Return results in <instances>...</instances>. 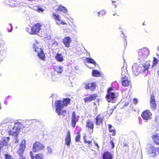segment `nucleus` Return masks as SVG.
<instances>
[{
    "instance_id": "nucleus-1",
    "label": "nucleus",
    "mask_w": 159,
    "mask_h": 159,
    "mask_svg": "<svg viewBox=\"0 0 159 159\" xmlns=\"http://www.w3.org/2000/svg\"><path fill=\"white\" fill-rule=\"evenodd\" d=\"M70 99L69 98L64 99L62 101L57 100L55 102L56 112L59 116L65 115L66 111L64 110L65 107H66L70 102Z\"/></svg>"
},
{
    "instance_id": "nucleus-2",
    "label": "nucleus",
    "mask_w": 159,
    "mask_h": 159,
    "mask_svg": "<svg viewBox=\"0 0 159 159\" xmlns=\"http://www.w3.org/2000/svg\"><path fill=\"white\" fill-rule=\"evenodd\" d=\"M18 131L16 128L12 125L6 126L4 124L0 125V134L2 135L7 133L8 135L16 137L18 134Z\"/></svg>"
},
{
    "instance_id": "nucleus-3",
    "label": "nucleus",
    "mask_w": 159,
    "mask_h": 159,
    "mask_svg": "<svg viewBox=\"0 0 159 159\" xmlns=\"http://www.w3.org/2000/svg\"><path fill=\"white\" fill-rule=\"evenodd\" d=\"M40 43L37 40L33 43V50L38 54L39 58L42 60H44L45 58V54L42 49L39 47Z\"/></svg>"
},
{
    "instance_id": "nucleus-4",
    "label": "nucleus",
    "mask_w": 159,
    "mask_h": 159,
    "mask_svg": "<svg viewBox=\"0 0 159 159\" xmlns=\"http://www.w3.org/2000/svg\"><path fill=\"white\" fill-rule=\"evenodd\" d=\"M149 54V50L146 48L140 49L138 52V59L140 62H143L147 57Z\"/></svg>"
},
{
    "instance_id": "nucleus-5",
    "label": "nucleus",
    "mask_w": 159,
    "mask_h": 159,
    "mask_svg": "<svg viewBox=\"0 0 159 159\" xmlns=\"http://www.w3.org/2000/svg\"><path fill=\"white\" fill-rule=\"evenodd\" d=\"M42 25L39 23L34 24L31 27V29H27V31L31 34H36L41 30Z\"/></svg>"
},
{
    "instance_id": "nucleus-6",
    "label": "nucleus",
    "mask_w": 159,
    "mask_h": 159,
    "mask_svg": "<svg viewBox=\"0 0 159 159\" xmlns=\"http://www.w3.org/2000/svg\"><path fill=\"white\" fill-rule=\"evenodd\" d=\"M158 151L159 153V148H155L151 144H148L147 145V152L150 157H156L157 155V152Z\"/></svg>"
},
{
    "instance_id": "nucleus-7",
    "label": "nucleus",
    "mask_w": 159,
    "mask_h": 159,
    "mask_svg": "<svg viewBox=\"0 0 159 159\" xmlns=\"http://www.w3.org/2000/svg\"><path fill=\"white\" fill-rule=\"evenodd\" d=\"M44 145L39 142H36L33 145L32 150L34 152L41 151L44 148Z\"/></svg>"
},
{
    "instance_id": "nucleus-8",
    "label": "nucleus",
    "mask_w": 159,
    "mask_h": 159,
    "mask_svg": "<svg viewBox=\"0 0 159 159\" xmlns=\"http://www.w3.org/2000/svg\"><path fill=\"white\" fill-rule=\"evenodd\" d=\"M152 114L148 110L144 111L142 114L141 116L145 122L150 120L152 118Z\"/></svg>"
},
{
    "instance_id": "nucleus-9",
    "label": "nucleus",
    "mask_w": 159,
    "mask_h": 159,
    "mask_svg": "<svg viewBox=\"0 0 159 159\" xmlns=\"http://www.w3.org/2000/svg\"><path fill=\"white\" fill-rule=\"evenodd\" d=\"M53 16L55 20V22L57 25H67V23L63 21L61 18L60 16L56 14L53 13Z\"/></svg>"
},
{
    "instance_id": "nucleus-10",
    "label": "nucleus",
    "mask_w": 159,
    "mask_h": 159,
    "mask_svg": "<svg viewBox=\"0 0 159 159\" xmlns=\"http://www.w3.org/2000/svg\"><path fill=\"white\" fill-rule=\"evenodd\" d=\"M132 70L134 75H137L139 73L141 72H143V70H141V67L139 65H138L136 63H134L132 67Z\"/></svg>"
},
{
    "instance_id": "nucleus-11",
    "label": "nucleus",
    "mask_w": 159,
    "mask_h": 159,
    "mask_svg": "<svg viewBox=\"0 0 159 159\" xmlns=\"http://www.w3.org/2000/svg\"><path fill=\"white\" fill-rule=\"evenodd\" d=\"M112 89L111 88H109L107 91V94L106 96V99L108 102L111 101L115 97V94L113 92H111Z\"/></svg>"
},
{
    "instance_id": "nucleus-12",
    "label": "nucleus",
    "mask_w": 159,
    "mask_h": 159,
    "mask_svg": "<svg viewBox=\"0 0 159 159\" xmlns=\"http://www.w3.org/2000/svg\"><path fill=\"white\" fill-rule=\"evenodd\" d=\"M30 155L32 159H44L43 155L41 153L36 154L34 155L33 152H30Z\"/></svg>"
},
{
    "instance_id": "nucleus-13",
    "label": "nucleus",
    "mask_w": 159,
    "mask_h": 159,
    "mask_svg": "<svg viewBox=\"0 0 159 159\" xmlns=\"http://www.w3.org/2000/svg\"><path fill=\"white\" fill-rule=\"evenodd\" d=\"M79 117L76 116L74 112H73L72 115L71 125L73 127H75L76 122L78 121Z\"/></svg>"
},
{
    "instance_id": "nucleus-14",
    "label": "nucleus",
    "mask_w": 159,
    "mask_h": 159,
    "mask_svg": "<svg viewBox=\"0 0 159 159\" xmlns=\"http://www.w3.org/2000/svg\"><path fill=\"white\" fill-rule=\"evenodd\" d=\"M71 39L69 36L65 37L62 40V42L63 44L67 48L70 47V44L71 43Z\"/></svg>"
},
{
    "instance_id": "nucleus-15",
    "label": "nucleus",
    "mask_w": 159,
    "mask_h": 159,
    "mask_svg": "<svg viewBox=\"0 0 159 159\" xmlns=\"http://www.w3.org/2000/svg\"><path fill=\"white\" fill-rule=\"evenodd\" d=\"M96 87V84L94 83H86L85 84V89H89L91 91L94 90L95 89Z\"/></svg>"
},
{
    "instance_id": "nucleus-16",
    "label": "nucleus",
    "mask_w": 159,
    "mask_h": 159,
    "mask_svg": "<svg viewBox=\"0 0 159 159\" xmlns=\"http://www.w3.org/2000/svg\"><path fill=\"white\" fill-rule=\"evenodd\" d=\"M10 140L9 137L4 138L2 141H0V150H1L4 145L7 146Z\"/></svg>"
},
{
    "instance_id": "nucleus-17",
    "label": "nucleus",
    "mask_w": 159,
    "mask_h": 159,
    "mask_svg": "<svg viewBox=\"0 0 159 159\" xmlns=\"http://www.w3.org/2000/svg\"><path fill=\"white\" fill-rule=\"evenodd\" d=\"M71 143V136L70 131L67 132V134L65 138V143L68 146H69Z\"/></svg>"
},
{
    "instance_id": "nucleus-18",
    "label": "nucleus",
    "mask_w": 159,
    "mask_h": 159,
    "mask_svg": "<svg viewBox=\"0 0 159 159\" xmlns=\"http://www.w3.org/2000/svg\"><path fill=\"white\" fill-rule=\"evenodd\" d=\"M97 96L95 94H93L90 95L89 97H86L84 98L85 102H90L92 100H94L97 98Z\"/></svg>"
},
{
    "instance_id": "nucleus-19",
    "label": "nucleus",
    "mask_w": 159,
    "mask_h": 159,
    "mask_svg": "<svg viewBox=\"0 0 159 159\" xmlns=\"http://www.w3.org/2000/svg\"><path fill=\"white\" fill-rule=\"evenodd\" d=\"M103 118V116L102 114H99L96 118V124L99 125L101 124L102 122Z\"/></svg>"
},
{
    "instance_id": "nucleus-20",
    "label": "nucleus",
    "mask_w": 159,
    "mask_h": 159,
    "mask_svg": "<svg viewBox=\"0 0 159 159\" xmlns=\"http://www.w3.org/2000/svg\"><path fill=\"white\" fill-rule=\"evenodd\" d=\"M128 75L126 66H124L121 68V78L127 77Z\"/></svg>"
},
{
    "instance_id": "nucleus-21",
    "label": "nucleus",
    "mask_w": 159,
    "mask_h": 159,
    "mask_svg": "<svg viewBox=\"0 0 159 159\" xmlns=\"http://www.w3.org/2000/svg\"><path fill=\"white\" fill-rule=\"evenodd\" d=\"M113 155L108 152H104L103 155V159H112Z\"/></svg>"
},
{
    "instance_id": "nucleus-22",
    "label": "nucleus",
    "mask_w": 159,
    "mask_h": 159,
    "mask_svg": "<svg viewBox=\"0 0 159 159\" xmlns=\"http://www.w3.org/2000/svg\"><path fill=\"white\" fill-rule=\"evenodd\" d=\"M56 60L58 61L62 62L64 60L63 56L61 54L57 53L55 57Z\"/></svg>"
},
{
    "instance_id": "nucleus-23",
    "label": "nucleus",
    "mask_w": 159,
    "mask_h": 159,
    "mask_svg": "<svg viewBox=\"0 0 159 159\" xmlns=\"http://www.w3.org/2000/svg\"><path fill=\"white\" fill-rule=\"evenodd\" d=\"M121 83L122 85L124 86H127L129 85V82L127 77L121 78Z\"/></svg>"
},
{
    "instance_id": "nucleus-24",
    "label": "nucleus",
    "mask_w": 159,
    "mask_h": 159,
    "mask_svg": "<svg viewBox=\"0 0 159 159\" xmlns=\"http://www.w3.org/2000/svg\"><path fill=\"white\" fill-rule=\"evenodd\" d=\"M54 70L57 73L61 74L63 70V67L61 66H57L54 68Z\"/></svg>"
},
{
    "instance_id": "nucleus-25",
    "label": "nucleus",
    "mask_w": 159,
    "mask_h": 159,
    "mask_svg": "<svg viewBox=\"0 0 159 159\" xmlns=\"http://www.w3.org/2000/svg\"><path fill=\"white\" fill-rule=\"evenodd\" d=\"M152 138L154 142L157 144H159V134H156L153 135Z\"/></svg>"
},
{
    "instance_id": "nucleus-26",
    "label": "nucleus",
    "mask_w": 159,
    "mask_h": 159,
    "mask_svg": "<svg viewBox=\"0 0 159 159\" xmlns=\"http://www.w3.org/2000/svg\"><path fill=\"white\" fill-rule=\"evenodd\" d=\"M150 105L151 107L154 109L155 108L156 104L155 100V98L153 96H151L150 100Z\"/></svg>"
},
{
    "instance_id": "nucleus-27",
    "label": "nucleus",
    "mask_w": 159,
    "mask_h": 159,
    "mask_svg": "<svg viewBox=\"0 0 159 159\" xmlns=\"http://www.w3.org/2000/svg\"><path fill=\"white\" fill-rule=\"evenodd\" d=\"M57 11H61L63 13L67 14L68 11L67 9L65 7L61 5H60L57 8Z\"/></svg>"
},
{
    "instance_id": "nucleus-28",
    "label": "nucleus",
    "mask_w": 159,
    "mask_h": 159,
    "mask_svg": "<svg viewBox=\"0 0 159 159\" xmlns=\"http://www.w3.org/2000/svg\"><path fill=\"white\" fill-rule=\"evenodd\" d=\"M86 127L90 129H93V122L90 120H88L86 122Z\"/></svg>"
},
{
    "instance_id": "nucleus-29",
    "label": "nucleus",
    "mask_w": 159,
    "mask_h": 159,
    "mask_svg": "<svg viewBox=\"0 0 159 159\" xmlns=\"http://www.w3.org/2000/svg\"><path fill=\"white\" fill-rule=\"evenodd\" d=\"M109 129L110 132L111 133V135L115 136L116 135V131L114 128H112V126L110 124L108 125Z\"/></svg>"
},
{
    "instance_id": "nucleus-30",
    "label": "nucleus",
    "mask_w": 159,
    "mask_h": 159,
    "mask_svg": "<svg viewBox=\"0 0 159 159\" xmlns=\"http://www.w3.org/2000/svg\"><path fill=\"white\" fill-rule=\"evenodd\" d=\"M100 73L97 70H93L92 73V76L93 77H99L100 76Z\"/></svg>"
},
{
    "instance_id": "nucleus-31",
    "label": "nucleus",
    "mask_w": 159,
    "mask_h": 159,
    "mask_svg": "<svg viewBox=\"0 0 159 159\" xmlns=\"http://www.w3.org/2000/svg\"><path fill=\"white\" fill-rule=\"evenodd\" d=\"M86 61L87 62L93 64L94 65H96V62L91 57L87 58L86 59Z\"/></svg>"
},
{
    "instance_id": "nucleus-32",
    "label": "nucleus",
    "mask_w": 159,
    "mask_h": 159,
    "mask_svg": "<svg viewBox=\"0 0 159 159\" xmlns=\"http://www.w3.org/2000/svg\"><path fill=\"white\" fill-rule=\"evenodd\" d=\"M25 149V148L20 147L18 150L17 151V153L19 155L20 157L21 156H23L22 154L24 152Z\"/></svg>"
},
{
    "instance_id": "nucleus-33",
    "label": "nucleus",
    "mask_w": 159,
    "mask_h": 159,
    "mask_svg": "<svg viewBox=\"0 0 159 159\" xmlns=\"http://www.w3.org/2000/svg\"><path fill=\"white\" fill-rule=\"evenodd\" d=\"M150 66V64L148 62H147L144 65H143L145 70H147Z\"/></svg>"
},
{
    "instance_id": "nucleus-34",
    "label": "nucleus",
    "mask_w": 159,
    "mask_h": 159,
    "mask_svg": "<svg viewBox=\"0 0 159 159\" xmlns=\"http://www.w3.org/2000/svg\"><path fill=\"white\" fill-rule=\"evenodd\" d=\"M26 141L25 139H23L22 140L21 143L20 145V147H21L24 148H25V144Z\"/></svg>"
},
{
    "instance_id": "nucleus-35",
    "label": "nucleus",
    "mask_w": 159,
    "mask_h": 159,
    "mask_svg": "<svg viewBox=\"0 0 159 159\" xmlns=\"http://www.w3.org/2000/svg\"><path fill=\"white\" fill-rule=\"evenodd\" d=\"M98 16H99L100 15L102 16L104 15L106 13V11L105 10H102L99 12H97Z\"/></svg>"
},
{
    "instance_id": "nucleus-36",
    "label": "nucleus",
    "mask_w": 159,
    "mask_h": 159,
    "mask_svg": "<svg viewBox=\"0 0 159 159\" xmlns=\"http://www.w3.org/2000/svg\"><path fill=\"white\" fill-rule=\"evenodd\" d=\"M158 61L156 58H154L153 61L152 65V67L153 68V66H155L157 63Z\"/></svg>"
},
{
    "instance_id": "nucleus-37",
    "label": "nucleus",
    "mask_w": 159,
    "mask_h": 159,
    "mask_svg": "<svg viewBox=\"0 0 159 159\" xmlns=\"http://www.w3.org/2000/svg\"><path fill=\"white\" fill-rule=\"evenodd\" d=\"M48 153L51 154L52 153V149L49 147H47Z\"/></svg>"
},
{
    "instance_id": "nucleus-38",
    "label": "nucleus",
    "mask_w": 159,
    "mask_h": 159,
    "mask_svg": "<svg viewBox=\"0 0 159 159\" xmlns=\"http://www.w3.org/2000/svg\"><path fill=\"white\" fill-rule=\"evenodd\" d=\"M36 11H37L38 12L40 13L41 12H43L44 10L41 8H40L39 7H37V9Z\"/></svg>"
},
{
    "instance_id": "nucleus-39",
    "label": "nucleus",
    "mask_w": 159,
    "mask_h": 159,
    "mask_svg": "<svg viewBox=\"0 0 159 159\" xmlns=\"http://www.w3.org/2000/svg\"><path fill=\"white\" fill-rule=\"evenodd\" d=\"M80 135L79 133L78 134V135L75 138V141L77 142H79L80 141Z\"/></svg>"
},
{
    "instance_id": "nucleus-40",
    "label": "nucleus",
    "mask_w": 159,
    "mask_h": 159,
    "mask_svg": "<svg viewBox=\"0 0 159 159\" xmlns=\"http://www.w3.org/2000/svg\"><path fill=\"white\" fill-rule=\"evenodd\" d=\"M52 45L57 46L58 45L57 42L55 40H52Z\"/></svg>"
},
{
    "instance_id": "nucleus-41",
    "label": "nucleus",
    "mask_w": 159,
    "mask_h": 159,
    "mask_svg": "<svg viewBox=\"0 0 159 159\" xmlns=\"http://www.w3.org/2000/svg\"><path fill=\"white\" fill-rule=\"evenodd\" d=\"M6 159H13L12 157L7 154L5 155Z\"/></svg>"
},
{
    "instance_id": "nucleus-42",
    "label": "nucleus",
    "mask_w": 159,
    "mask_h": 159,
    "mask_svg": "<svg viewBox=\"0 0 159 159\" xmlns=\"http://www.w3.org/2000/svg\"><path fill=\"white\" fill-rule=\"evenodd\" d=\"M94 112L96 114H97L98 112V109L96 107H95L94 109L93 110Z\"/></svg>"
},
{
    "instance_id": "nucleus-43",
    "label": "nucleus",
    "mask_w": 159,
    "mask_h": 159,
    "mask_svg": "<svg viewBox=\"0 0 159 159\" xmlns=\"http://www.w3.org/2000/svg\"><path fill=\"white\" fill-rule=\"evenodd\" d=\"M94 143L95 144V145L97 147V149H99V145H98V144L96 142H95V141H94Z\"/></svg>"
},
{
    "instance_id": "nucleus-44",
    "label": "nucleus",
    "mask_w": 159,
    "mask_h": 159,
    "mask_svg": "<svg viewBox=\"0 0 159 159\" xmlns=\"http://www.w3.org/2000/svg\"><path fill=\"white\" fill-rule=\"evenodd\" d=\"M133 102L135 104H136L138 102V100L137 99L134 98L133 99Z\"/></svg>"
},
{
    "instance_id": "nucleus-45",
    "label": "nucleus",
    "mask_w": 159,
    "mask_h": 159,
    "mask_svg": "<svg viewBox=\"0 0 159 159\" xmlns=\"http://www.w3.org/2000/svg\"><path fill=\"white\" fill-rule=\"evenodd\" d=\"M110 143H111V145H112V148H113L114 147V144L113 141L112 140L111 141H110Z\"/></svg>"
},
{
    "instance_id": "nucleus-46",
    "label": "nucleus",
    "mask_w": 159,
    "mask_h": 159,
    "mask_svg": "<svg viewBox=\"0 0 159 159\" xmlns=\"http://www.w3.org/2000/svg\"><path fill=\"white\" fill-rule=\"evenodd\" d=\"M41 32V33H42V31ZM41 34H42V36L44 37V38H46V34H45L44 33L43 34L41 33Z\"/></svg>"
},
{
    "instance_id": "nucleus-47",
    "label": "nucleus",
    "mask_w": 159,
    "mask_h": 159,
    "mask_svg": "<svg viewBox=\"0 0 159 159\" xmlns=\"http://www.w3.org/2000/svg\"><path fill=\"white\" fill-rule=\"evenodd\" d=\"M20 159H26L25 157L23 156H20Z\"/></svg>"
},
{
    "instance_id": "nucleus-48",
    "label": "nucleus",
    "mask_w": 159,
    "mask_h": 159,
    "mask_svg": "<svg viewBox=\"0 0 159 159\" xmlns=\"http://www.w3.org/2000/svg\"><path fill=\"white\" fill-rule=\"evenodd\" d=\"M119 29L120 30V31L122 32V34H123V32H122L123 29L121 27H120Z\"/></svg>"
},
{
    "instance_id": "nucleus-49",
    "label": "nucleus",
    "mask_w": 159,
    "mask_h": 159,
    "mask_svg": "<svg viewBox=\"0 0 159 159\" xmlns=\"http://www.w3.org/2000/svg\"><path fill=\"white\" fill-rule=\"evenodd\" d=\"M18 141L19 140L18 139H15V143H18Z\"/></svg>"
},
{
    "instance_id": "nucleus-50",
    "label": "nucleus",
    "mask_w": 159,
    "mask_h": 159,
    "mask_svg": "<svg viewBox=\"0 0 159 159\" xmlns=\"http://www.w3.org/2000/svg\"><path fill=\"white\" fill-rule=\"evenodd\" d=\"M91 143H92V142L91 141H89V140H88L87 143H88V144H90Z\"/></svg>"
},
{
    "instance_id": "nucleus-51",
    "label": "nucleus",
    "mask_w": 159,
    "mask_h": 159,
    "mask_svg": "<svg viewBox=\"0 0 159 159\" xmlns=\"http://www.w3.org/2000/svg\"><path fill=\"white\" fill-rule=\"evenodd\" d=\"M88 141V140H86V139H85L84 140V142L85 143H87Z\"/></svg>"
},
{
    "instance_id": "nucleus-52",
    "label": "nucleus",
    "mask_w": 159,
    "mask_h": 159,
    "mask_svg": "<svg viewBox=\"0 0 159 159\" xmlns=\"http://www.w3.org/2000/svg\"><path fill=\"white\" fill-rule=\"evenodd\" d=\"M125 106H127V105H128L129 104V103H127V102L125 103Z\"/></svg>"
},
{
    "instance_id": "nucleus-53",
    "label": "nucleus",
    "mask_w": 159,
    "mask_h": 159,
    "mask_svg": "<svg viewBox=\"0 0 159 159\" xmlns=\"http://www.w3.org/2000/svg\"><path fill=\"white\" fill-rule=\"evenodd\" d=\"M12 30V27L11 26V30H9V31L11 32Z\"/></svg>"
},
{
    "instance_id": "nucleus-54",
    "label": "nucleus",
    "mask_w": 159,
    "mask_h": 159,
    "mask_svg": "<svg viewBox=\"0 0 159 159\" xmlns=\"http://www.w3.org/2000/svg\"><path fill=\"white\" fill-rule=\"evenodd\" d=\"M111 0L112 1V3H113L114 2H115V1H114V0Z\"/></svg>"
},
{
    "instance_id": "nucleus-55",
    "label": "nucleus",
    "mask_w": 159,
    "mask_h": 159,
    "mask_svg": "<svg viewBox=\"0 0 159 159\" xmlns=\"http://www.w3.org/2000/svg\"><path fill=\"white\" fill-rule=\"evenodd\" d=\"M158 50L159 51V47L158 48Z\"/></svg>"
},
{
    "instance_id": "nucleus-56",
    "label": "nucleus",
    "mask_w": 159,
    "mask_h": 159,
    "mask_svg": "<svg viewBox=\"0 0 159 159\" xmlns=\"http://www.w3.org/2000/svg\"><path fill=\"white\" fill-rule=\"evenodd\" d=\"M75 69H77V68H76V67H75Z\"/></svg>"
},
{
    "instance_id": "nucleus-57",
    "label": "nucleus",
    "mask_w": 159,
    "mask_h": 159,
    "mask_svg": "<svg viewBox=\"0 0 159 159\" xmlns=\"http://www.w3.org/2000/svg\"><path fill=\"white\" fill-rule=\"evenodd\" d=\"M75 69H77V68H76V67H75Z\"/></svg>"
}]
</instances>
